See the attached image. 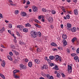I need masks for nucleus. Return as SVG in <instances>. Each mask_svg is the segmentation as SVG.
I'll list each match as a JSON object with an SVG mask.
<instances>
[{
    "label": "nucleus",
    "mask_w": 79,
    "mask_h": 79,
    "mask_svg": "<svg viewBox=\"0 0 79 79\" xmlns=\"http://www.w3.org/2000/svg\"><path fill=\"white\" fill-rule=\"evenodd\" d=\"M53 69H55L56 70H58V69H59L58 68V67L57 65L56 66L54 67L53 68Z\"/></svg>",
    "instance_id": "aec40b11"
},
{
    "label": "nucleus",
    "mask_w": 79,
    "mask_h": 79,
    "mask_svg": "<svg viewBox=\"0 0 79 79\" xmlns=\"http://www.w3.org/2000/svg\"><path fill=\"white\" fill-rule=\"evenodd\" d=\"M53 51H55L56 50H57V49H56V48H54V49H52Z\"/></svg>",
    "instance_id": "680f3d73"
},
{
    "label": "nucleus",
    "mask_w": 79,
    "mask_h": 79,
    "mask_svg": "<svg viewBox=\"0 0 79 79\" xmlns=\"http://www.w3.org/2000/svg\"><path fill=\"white\" fill-rule=\"evenodd\" d=\"M8 58L9 59V60H10V61L12 60V58H11V56H8Z\"/></svg>",
    "instance_id": "393cba45"
},
{
    "label": "nucleus",
    "mask_w": 79,
    "mask_h": 79,
    "mask_svg": "<svg viewBox=\"0 0 79 79\" xmlns=\"http://www.w3.org/2000/svg\"><path fill=\"white\" fill-rule=\"evenodd\" d=\"M25 61L26 62H28V61H29V60L27 59H26L25 60Z\"/></svg>",
    "instance_id": "e2e57ef3"
},
{
    "label": "nucleus",
    "mask_w": 79,
    "mask_h": 79,
    "mask_svg": "<svg viewBox=\"0 0 79 79\" xmlns=\"http://www.w3.org/2000/svg\"><path fill=\"white\" fill-rule=\"evenodd\" d=\"M66 18H67V19H69V15L68 14L66 15Z\"/></svg>",
    "instance_id": "37998d69"
},
{
    "label": "nucleus",
    "mask_w": 79,
    "mask_h": 79,
    "mask_svg": "<svg viewBox=\"0 0 79 79\" xmlns=\"http://www.w3.org/2000/svg\"><path fill=\"white\" fill-rule=\"evenodd\" d=\"M35 21L36 23H40V24H41V23L37 19L35 20Z\"/></svg>",
    "instance_id": "72a5a7b5"
},
{
    "label": "nucleus",
    "mask_w": 79,
    "mask_h": 79,
    "mask_svg": "<svg viewBox=\"0 0 79 79\" xmlns=\"http://www.w3.org/2000/svg\"><path fill=\"white\" fill-rule=\"evenodd\" d=\"M67 27H68L67 28V29L69 30V31H71V26H72V25L71 24H70L69 23H68L67 24Z\"/></svg>",
    "instance_id": "f03ea898"
},
{
    "label": "nucleus",
    "mask_w": 79,
    "mask_h": 79,
    "mask_svg": "<svg viewBox=\"0 0 79 79\" xmlns=\"http://www.w3.org/2000/svg\"><path fill=\"white\" fill-rule=\"evenodd\" d=\"M37 52H41V49L40 48H38L37 49Z\"/></svg>",
    "instance_id": "a878e982"
},
{
    "label": "nucleus",
    "mask_w": 79,
    "mask_h": 79,
    "mask_svg": "<svg viewBox=\"0 0 79 79\" xmlns=\"http://www.w3.org/2000/svg\"><path fill=\"white\" fill-rule=\"evenodd\" d=\"M55 64H54V63H51V64H50V66H55Z\"/></svg>",
    "instance_id": "a19ab883"
},
{
    "label": "nucleus",
    "mask_w": 79,
    "mask_h": 79,
    "mask_svg": "<svg viewBox=\"0 0 79 79\" xmlns=\"http://www.w3.org/2000/svg\"><path fill=\"white\" fill-rule=\"evenodd\" d=\"M58 49H59V50H63V48H62V47H61L60 46L58 47Z\"/></svg>",
    "instance_id": "58836bf2"
},
{
    "label": "nucleus",
    "mask_w": 79,
    "mask_h": 79,
    "mask_svg": "<svg viewBox=\"0 0 79 79\" xmlns=\"http://www.w3.org/2000/svg\"><path fill=\"white\" fill-rule=\"evenodd\" d=\"M25 26L26 27H31V25H30V24H29V23H28L26 24Z\"/></svg>",
    "instance_id": "6ab92c4d"
},
{
    "label": "nucleus",
    "mask_w": 79,
    "mask_h": 79,
    "mask_svg": "<svg viewBox=\"0 0 79 79\" xmlns=\"http://www.w3.org/2000/svg\"><path fill=\"white\" fill-rule=\"evenodd\" d=\"M48 20L49 22H50V21H51V22H52L53 21V18L51 17H49Z\"/></svg>",
    "instance_id": "9d476101"
},
{
    "label": "nucleus",
    "mask_w": 79,
    "mask_h": 79,
    "mask_svg": "<svg viewBox=\"0 0 79 79\" xmlns=\"http://www.w3.org/2000/svg\"><path fill=\"white\" fill-rule=\"evenodd\" d=\"M42 10L43 12H45L46 11V9H45L44 8H43L42 9Z\"/></svg>",
    "instance_id": "09e8293b"
},
{
    "label": "nucleus",
    "mask_w": 79,
    "mask_h": 79,
    "mask_svg": "<svg viewBox=\"0 0 79 79\" xmlns=\"http://www.w3.org/2000/svg\"><path fill=\"white\" fill-rule=\"evenodd\" d=\"M43 69H47V66L45 65H43V66L42 67Z\"/></svg>",
    "instance_id": "2f4dec72"
},
{
    "label": "nucleus",
    "mask_w": 79,
    "mask_h": 79,
    "mask_svg": "<svg viewBox=\"0 0 79 79\" xmlns=\"http://www.w3.org/2000/svg\"><path fill=\"white\" fill-rule=\"evenodd\" d=\"M59 57H60V56H58L57 55L56 56H55V58H58Z\"/></svg>",
    "instance_id": "774afa93"
},
{
    "label": "nucleus",
    "mask_w": 79,
    "mask_h": 79,
    "mask_svg": "<svg viewBox=\"0 0 79 79\" xmlns=\"http://www.w3.org/2000/svg\"><path fill=\"white\" fill-rule=\"evenodd\" d=\"M22 16H26L27 15V14L26 13L23 11H22L21 12V13L20 14Z\"/></svg>",
    "instance_id": "20e7f679"
},
{
    "label": "nucleus",
    "mask_w": 79,
    "mask_h": 79,
    "mask_svg": "<svg viewBox=\"0 0 79 79\" xmlns=\"http://www.w3.org/2000/svg\"><path fill=\"white\" fill-rule=\"evenodd\" d=\"M8 26L10 28H12V24H9Z\"/></svg>",
    "instance_id": "e433bc0d"
},
{
    "label": "nucleus",
    "mask_w": 79,
    "mask_h": 79,
    "mask_svg": "<svg viewBox=\"0 0 79 79\" xmlns=\"http://www.w3.org/2000/svg\"><path fill=\"white\" fill-rule=\"evenodd\" d=\"M51 45H52V46H54V47H57L58 45H56V43H52L51 44Z\"/></svg>",
    "instance_id": "ddd939ff"
},
{
    "label": "nucleus",
    "mask_w": 79,
    "mask_h": 79,
    "mask_svg": "<svg viewBox=\"0 0 79 79\" xmlns=\"http://www.w3.org/2000/svg\"><path fill=\"white\" fill-rule=\"evenodd\" d=\"M49 58L50 60H53L54 58H55V57H54V56H49Z\"/></svg>",
    "instance_id": "4be33fe9"
},
{
    "label": "nucleus",
    "mask_w": 79,
    "mask_h": 79,
    "mask_svg": "<svg viewBox=\"0 0 79 79\" xmlns=\"http://www.w3.org/2000/svg\"><path fill=\"white\" fill-rule=\"evenodd\" d=\"M47 61L48 62V63H51V60H50V59H48Z\"/></svg>",
    "instance_id": "c03bdc74"
},
{
    "label": "nucleus",
    "mask_w": 79,
    "mask_h": 79,
    "mask_svg": "<svg viewBox=\"0 0 79 79\" xmlns=\"http://www.w3.org/2000/svg\"><path fill=\"white\" fill-rule=\"evenodd\" d=\"M5 31V28L3 27L2 28V29L0 30V33H2L3 32Z\"/></svg>",
    "instance_id": "f8f14e48"
},
{
    "label": "nucleus",
    "mask_w": 79,
    "mask_h": 79,
    "mask_svg": "<svg viewBox=\"0 0 79 79\" xmlns=\"http://www.w3.org/2000/svg\"><path fill=\"white\" fill-rule=\"evenodd\" d=\"M11 48L14 49V48H15V46L13 45H11Z\"/></svg>",
    "instance_id": "4c0bfd02"
},
{
    "label": "nucleus",
    "mask_w": 79,
    "mask_h": 79,
    "mask_svg": "<svg viewBox=\"0 0 79 79\" xmlns=\"http://www.w3.org/2000/svg\"><path fill=\"white\" fill-rule=\"evenodd\" d=\"M78 58L79 57H78L77 56H75L74 57V59L75 60H77Z\"/></svg>",
    "instance_id": "5701e85b"
},
{
    "label": "nucleus",
    "mask_w": 79,
    "mask_h": 79,
    "mask_svg": "<svg viewBox=\"0 0 79 79\" xmlns=\"http://www.w3.org/2000/svg\"><path fill=\"white\" fill-rule=\"evenodd\" d=\"M35 62L36 63H37V64H39L40 62V61L38 59L35 60Z\"/></svg>",
    "instance_id": "1a4fd4ad"
},
{
    "label": "nucleus",
    "mask_w": 79,
    "mask_h": 79,
    "mask_svg": "<svg viewBox=\"0 0 79 79\" xmlns=\"http://www.w3.org/2000/svg\"><path fill=\"white\" fill-rule=\"evenodd\" d=\"M22 26H21V25H18L17 26V28H19V29H20V28H21Z\"/></svg>",
    "instance_id": "ea45409f"
},
{
    "label": "nucleus",
    "mask_w": 79,
    "mask_h": 79,
    "mask_svg": "<svg viewBox=\"0 0 79 79\" xmlns=\"http://www.w3.org/2000/svg\"><path fill=\"white\" fill-rule=\"evenodd\" d=\"M30 34L32 37L35 38V37H37V32H35V31H31Z\"/></svg>",
    "instance_id": "f257e3e1"
},
{
    "label": "nucleus",
    "mask_w": 79,
    "mask_h": 79,
    "mask_svg": "<svg viewBox=\"0 0 79 79\" xmlns=\"http://www.w3.org/2000/svg\"><path fill=\"white\" fill-rule=\"evenodd\" d=\"M23 28H24V27L23 26H21V28H20V30H23Z\"/></svg>",
    "instance_id": "13d9d810"
},
{
    "label": "nucleus",
    "mask_w": 79,
    "mask_h": 79,
    "mask_svg": "<svg viewBox=\"0 0 79 79\" xmlns=\"http://www.w3.org/2000/svg\"><path fill=\"white\" fill-rule=\"evenodd\" d=\"M63 40V45H64V47H65L66 45H67V42L66 41V40Z\"/></svg>",
    "instance_id": "6e6552de"
},
{
    "label": "nucleus",
    "mask_w": 79,
    "mask_h": 79,
    "mask_svg": "<svg viewBox=\"0 0 79 79\" xmlns=\"http://www.w3.org/2000/svg\"><path fill=\"white\" fill-rule=\"evenodd\" d=\"M12 51L16 55H19V53L16 52V51L13 50H12Z\"/></svg>",
    "instance_id": "423d86ee"
},
{
    "label": "nucleus",
    "mask_w": 79,
    "mask_h": 79,
    "mask_svg": "<svg viewBox=\"0 0 79 79\" xmlns=\"http://www.w3.org/2000/svg\"><path fill=\"white\" fill-rule=\"evenodd\" d=\"M67 13H69V14H71V11H67Z\"/></svg>",
    "instance_id": "6e6d98bb"
},
{
    "label": "nucleus",
    "mask_w": 79,
    "mask_h": 79,
    "mask_svg": "<svg viewBox=\"0 0 79 79\" xmlns=\"http://www.w3.org/2000/svg\"><path fill=\"white\" fill-rule=\"evenodd\" d=\"M11 35H12V36H13V37H14V38L15 39L16 38V37H15V35H14V34H11Z\"/></svg>",
    "instance_id": "052dcab7"
},
{
    "label": "nucleus",
    "mask_w": 79,
    "mask_h": 79,
    "mask_svg": "<svg viewBox=\"0 0 79 79\" xmlns=\"http://www.w3.org/2000/svg\"><path fill=\"white\" fill-rule=\"evenodd\" d=\"M32 21H33V19H29V21L30 22H32Z\"/></svg>",
    "instance_id": "bf43d9fd"
},
{
    "label": "nucleus",
    "mask_w": 79,
    "mask_h": 79,
    "mask_svg": "<svg viewBox=\"0 0 79 79\" xmlns=\"http://www.w3.org/2000/svg\"><path fill=\"white\" fill-rule=\"evenodd\" d=\"M27 5H30V2L29 1H28V2H27Z\"/></svg>",
    "instance_id": "864d4df0"
},
{
    "label": "nucleus",
    "mask_w": 79,
    "mask_h": 79,
    "mask_svg": "<svg viewBox=\"0 0 79 79\" xmlns=\"http://www.w3.org/2000/svg\"><path fill=\"white\" fill-rule=\"evenodd\" d=\"M13 63H15V64H16V60H14L13 62Z\"/></svg>",
    "instance_id": "0e129e2a"
},
{
    "label": "nucleus",
    "mask_w": 79,
    "mask_h": 79,
    "mask_svg": "<svg viewBox=\"0 0 79 79\" xmlns=\"http://www.w3.org/2000/svg\"><path fill=\"white\" fill-rule=\"evenodd\" d=\"M60 26L62 29H63V24H61L60 25Z\"/></svg>",
    "instance_id": "338daca9"
},
{
    "label": "nucleus",
    "mask_w": 79,
    "mask_h": 79,
    "mask_svg": "<svg viewBox=\"0 0 79 79\" xmlns=\"http://www.w3.org/2000/svg\"><path fill=\"white\" fill-rule=\"evenodd\" d=\"M19 44H21V45H23V44H24V43L23 42V41L22 40H20V41Z\"/></svg>",
    "instance_id": "c9c22d12"
},
{
    "label": "nucleus",
    "mask_w": 79,
    "mask_h": 79,
    "mask_svg": "<svg viewBox=\"0 0 79 79\" xmlns=\"http://www.w3.org/2000/svg\"><path fill=\"white\" fill-rule=\"evenodd\" d=\"M13 73L14 74H15V73H17V70H15L14 71H13Z\"/></svg>",
    "instance_id": "79ce46f5"
},
{
    "label": "nucleus",
    "mask_w": 79,
    "mask_h": 79,
    "mask_svg": "<svg viewBox=\"0 0 79 79\" xmlns=\"http://www.w3.org/2000/svg\"><path fill=\"white\" fill-rule=\"evenodd\" d=\"M9 54L10 56H13V53H12V52H9Z\"/></svg>",
    "instance_id": "a18cd8bd"
},
{
    "label": "nucleus",
    "mask_w": 79,
    "mask_h": 79,
    "mask_svg": "<svg viewBox=\"0 0 79 79\" xmlns=\"http://www.w3.org/2000/svg\"><path fill=\"white\" fill-rule=\"evenodd\" d=\"M46 77H48V78L50 77V75L48 74H47L46 75Z\"/></svg>",
    "instance_id": "4d7b16f0"
},
{
    "label": "nucleus",
    "mask_w": 79,
    "mask_h": 79,
    "mask_svg": "<svg viewBox=\"0 0 79 79\" xmlns=\"http://www.w3.org/2000/svg\"><path fill=\"white\" fill-rule=\"evenodd\" d=\"M33 10L34 12H37L38 11L37 7L35 6H33Z\"/></svg>",
    "instance_id": "39448f33"
},
{
    "label": "nucleus",
    "mask_w": 79,
    "mask_h": 79,
    "mask_svg": "<svg viewBox=\"0 0 79 79\" xmlns=\"http://www.w3.org/2000/svg\"><path fill=\"white\" fill-rule=\"evenodd\" d=\"M74 13L76 15H78V13H77V10H75L74 11Z\"/></svg>",
    "instance_id": "b1692460"
},
{
    "label": "nucleus",
    "mask_w": 79,
    "mask_h": 79,
    "mask_svg": "<svg viewBox=\"0 0 79 79\" xmlns=\"http://www.w3.org/2000/svg\"><path fill=\"white\" fill-rule=\"evenodd\" d=\"M71 30L73 32H74L76 31V28L75 27H73L71 29Z\"/></svg>",
    "instance_id": "0eeeda50"
},
{
    "label": "nucleus",
    "mask_w": 79,
    "mask_h": 79,
    "mask_svg": "<svg viewBox=\"0 0 79 79\" xmlns=\"http://www.w3.org/2000/svg\"><path fill=\"white\" fill-rule=\"evenodd\" d=\"M62 11H63V12H64V13H66V11H65V9H62Z\"/></svg>",
    "instance_id": "5fc2aeb1"
},
{
    "label": "nucleus",
    "mask_w": 79,
    "mask_h": 79,
    "mask_svg": "<svg viewBox=\"0 0 79 79\" xmlns=\"http://www.w3.org/2000/svg\"><path fill=\"white\" fill-rule=\"evenodd\" d=\"M76 40H77V38H76V37L73 38L72 40L73 43H74V41Z\"/></svg>",
    "instance_id": "f3484780"
},
{
    "label": "nucleus",
    "mask_w": 79,
    "mask_h": 79,
    "mask_svg": "<svg viewBox=\"0 0 79 79\" xmlns=\"http://www.w3.org/2000/svg\"><path fill=\"white\" fill-rule=\"evenodd\" d=\"M42 76H44V77H45V76H46V74H42Z\"/></svg>",
    "instance_id": "69168bd1"
},
{
    "label": "nucleus",
    "mask_w": 79,
    "mask_h": 79,
    "mask_svg": "<svg viewBox=\"0 0 79 79\" xmlns=\"http://www.w3.org/2000/svg\"><path fill=\"white\" fill-rule=\"evenodd\" d=\"M68 72L69 73H71L72 72V69H68Z\"/></svg>",
    "instance_id": "473e14b6"
},
{
    "label": "nucleus",
    "mask_w": 79,
    "mask_h": 79,
    "mask_svg": "<svg viewBox=\"0 0 79 79\" xmlns=\"http://www.w3.org/2000/svg\"><path fill=\"white\" fill-rule=\"evenodd\" d=\"M0 76L1 77H2V78H3V79H5V76L2 74V73H0Z\"/></svg>",
    "instance_id": "a211bd4d"
},
{
    "label": "nucleus",
    "mask_w": 79,
    "mask_h": 79,
    "mask_svg": "<svg viewBox=\"0 0 79 79\" xmlns=\"http://www.w3.org/2000/svg\"><path fill=\"white\" fill-rule=\"evenodd\" d=\"M13 76L15 78H19V76L17 75H16L15 74H14Z\"/></svg>",
    "instance_id": "4468645a"
},
{
    "label": "nucleus",
    "mask_w": 79,
    "mask_h": 79,
    "mask_svg": "<svg viewBox=\"0 0 79 79\" xmlns=\"http://www.w3.org/2000/svg\"><path fill=\"white\" fill-rule=\"evenodd\" d=\"M49 79H54L53 77L52 76H51L49 77Z\"/></svg>",
    "instance_id": "603ef678"
},
{
    "label": "nucleus",
    "mask_w": 79,
    "mask_h": 79,
    "mask_svg": "<svg viewBox=\"0 0 79 79\" xmlns=\"http://www.w3.org/2000/svg\"><path fill=\"white\" fill-rule=\"evenodd\" d=\"M77 53H79V48H78L77 50Z\"/></svg>",
    "instance_id": "de8ad7c7"
},
{
    "label": "nucleus",
    "mask_w": 79,
    "mask_h": 79,
    "mask_svg": "<svg viewBox=\"0 0 79 79\" xmlns=\"http://www.w3.org/2000/svg\"><path fill=\"white\" fill-rule=\"evenodd\" d=\"M18 13H19V11L18 10H16L15 12V15H18Z\"/></svg>",
    "instance_id": "c85d7f7f"
},
{
    "label": "nucleus",
    "mask_w": 79,
    "mask_h": 79,
    "mask_svg": "<svg viewBox=\"0 0 79 79\" xmlns=\"http://www.w3.org/2000/svg\"><path fill=\"white\" fill-rule=\"evenodd\" d=\"M68 69H72V67L70 66V65H68Z\"/></svg>",
    "instance_id": "cd10ccee"
},
{
    "label": "nucleus",
    "mask_w": 79,
    "mask_h": 79,
    "mask_svg": "<svg viewBox=\"0 0 79 79\" xmlns=\"http://www.w3.org/2000/svg\"><path fill=\"white\" fill-rule=\"evenodd\" d=\"M20 67L21 68H22L23 69H26V66L23 65V64H21L20 65Z\"/></svg>",
    "instance_id": "7ed1b4c3"
},
{
    "label": "nucleus",
    "mask_w": 79,
    "mask_h": 79,
    "mask_svg": "<svg viewBox=\"0 0 79 79\" xmlns=\"http://www.w3.org/2000/svg\"><path fill=\"white\" fill-rule=\"evenodd\" d=\"M57 77H61V76L60 75V73H57Z\"/></svg>",
    "instance_id": "f704fd0d"
},
{
    "label": "nucleus",
    "mask_w": 79,
    "mask_h": 79,
    "mask_svg": "<svg viewBox=\"0 0 79 79\" xmlns=\"http://www.w3.org/2000/svg\"><path fill=\"white\" fill-rule=\"evenodd\" d=\"M62 37L64 39H67V36L65 34H63L62 35Z\"/></svg>",
    "instance_id": "dca6fc26"
},
{
    "label": "nucleus",
    "mask_w": 79,
    "mask_h": 79,
    "mask_svg": "<svg viewBox=\"0 0 79 79\" xmlns=\"http://www.w3.org/2000/svg\"><path fill=\"white\" fill-rule=\"evenodd\" d=\"M1 64L3 67H5V61L4 60H3Z\"/></svg>",
    "instance_id": "2eb2a0df"
},
{
    "label": "nucleus",
    "mask_w": 79,
    "mask_h": 79,
    "mask_svg": "<svg viewBox=\"0 0 79 79\" xmlns=\"http://www.w3.org/2000/svg\"><path fill=\"white\" fill-rule=\"evenodd\" d=\"M60 57H59L58 58H56L55 59L56 61H58V60H59V59H60Z\"/></svg>",
    "instance_id": "8fccbe9b"
},
{
    "label": "nucleus",
    "mask_w": 79,
    "mask_h": 79,
    "mask_svg": "<svg viewBox=\"0 0 79 79\" xmlns=\"http://www.w3.org/2000/svg\"><path fill=\"white\" fill-rule=\"evenodd\" d=\"M71 56H76V54L75 53H72L71 54Z\"/></svg>",
    "instance_id": "c756f323"
},
{
    "label": "nucleus",
    "mask_w": 79,
    "mask_h": 79,
    "mask_svg": "<svg viewBox=\"0 0 79 79\" xmlns=\"http://www.w3.org/2000/svg\"><path fill=\"white\" fill-rule=\"evenodd\" d=\"M16 34L17 35H18V36H20V34H19V32H17Z\"/></svg>",
    "instance_id": "49530a36"
},
{
    "label": "nucleus",
    "mask_w": 79,
    "mask_h": 79,
    "mask_svg": "<svg viewBox=\"0 0 79 79\" xmlns=\"http://www.w3.org/2000/svg\"><path fill=\"white\" fill-rule=\"evenodd\" d=\"M28 66L29 67H30V68H31L32 66V62H29L28 63Z\"/></svg>",
    "instance_id": "9b49d317"
},
{
    "label": "nucleus",
    "mask_w": 79,
    "mask_h": 79,
    "mask_svg": "<svg viewBox=\"0 0 79 79\" xmlns=\"http://www.w3.org/2000/svg\"><path fill=\"white\" fill-rule=\"evenodd\" d=\"M52 14L55 15L56 13V11L54 10H52Z\"/></svg>",
    "instance_id": "7c9ffc66"
},
{
    "label": "nucleus",
    "mask_w": 79,
    "mask_h": 79,
    "mask_svg": "<svg viewBox=\"0 0 79 79\" xmlns=\"http://www.w3.org/2000/svg\"><path fill=\"white\" fill-rule=\"evenodd\" d=\"M0 17L1 18H3V15H2V14H0Z\"/></svg>",
    "instance_id": "3c124183"
},
{
    "label": "nucleus",
    "mask_w": 79,
    "mask_h": 79,
    "mask_svg": "<svg viewBox=\"0 0 79 79\" xmlns=\"http://www.w3.org/2000/svg\"><path fill=\"white\" fill-rule=\"evenodd\" d=\"M23 32H27V31H28V29L27 28H24L23 29Z\"/></svg>",
    "instance_id": "412c9836"
},
{
    "label": "nucleus",
    "mask_w": 79,
    "mask_h": 79,
    "mask_svg": "<svg viewBox=\"0 0 79 79\" xmlns=\"http://www.w3.org/2000/svg\"><path fill=\"white\" fill-rule=\"evenodd\" d=\"M38 35H39V37H41V33L40 32H37V36Z\"/></svg>",
    "instance_id": "bb28decb"
}]
</instances>
